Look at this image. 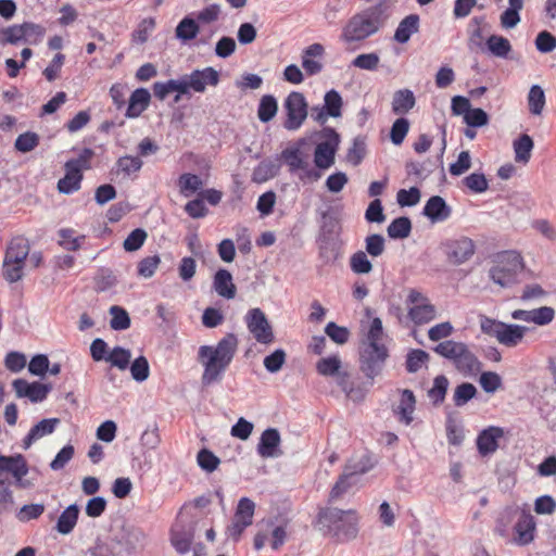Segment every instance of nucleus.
Returning a JSON list of instances; mask_svg holds the SVG:
<instances>
[{
  "label": "nucleus",
  "instance_id": "nucleus-1",
  "mask_svg": "<svg viewBox=\"0 0 556 556\" xmlns=\"http://www.w3.org/2000/svg\"><path fill=\"white\" fill-rule=\"evenodd\" d=\"M238 349V338L235 333H227L218 343L201 345L198 350V361L203 366L201 382L211 386L222 380L223 374L232 362Z\"/></svg>",
  "mask_w": 556,
  "mask_h": 556
},
{
  "label": "nucleus",
  "instance_id": "nucleus-2",
  "mask_svg": "<svg viewBox=\"0 0 556 556\" xmlns=\"http://www.w3.org/2000/svg\"><path fill=\"white\" fill-rule=\"evenodd\" d=\"M359 516L355 509L325 507L318 513L317 525L325 534L339 542L354 540L358 534Z\"/></svg>",
  "mask_w": 556,
  "mask_h": 556
},
{
  "label": "nucleus",
  "instance_id": "nucleus-3",
  "mask_svg": "<svg viewBox=\"0 0 556 556\" xmlns=\"http://www.w3.org/2000/svg\"><path fill=\"white\" fill-rule=\"evenodd\" d=\"M432 350L438 355L451 361L455 369L464 377H472L481 369V362L464 342L445 340Z\"/></svg>",
  "mask_w": 556,
  "mask_h": 556
},
{
  "label": "nucleus",
  "instance_id": "nucleus-4",
  "mask_svg": "<svg viewBox=\"0 0 556 556\" xmlns=\"http://www.w3.org/2000/svg\"><path fill=\"white\" fill-rule=\"evenodd\" d=\"M380 12L370 8L353 15L342 29L341 39L345 42L363 41L375 35L381 27Z\"/></svg>",
  "mask_w": 556,
  "mask_h": 556
},
{
  "label": "nucleus",
  "instance_id": "nucleus-5",
  "mask_svg": "<svg viewBox=\"0 0 556 556\" xmlns=\"http://www.w3.org/2000/svg\"><path fill=\"white\" fill-rule=\"evenodd\" d=\"M523 269L522 260L515 251H505L497 255L489 270L490 279L502 288H509L518 282V276Z\"/></svg>",
  "mask_w": 556,
  "mask_h": 556
},
{
  "label": "nucleus",
  "instance_id": "nucleus-6",
  "mask_svg": "<svg viewBox=\"0 0 556 556\" xmlns=\"http://www.w3.org/2000/svg\"><path fill=\"white\" fill-rule=\"evenodd\" d=\"M93 150L85 148L77 157L66 161L64 164L65 175L58 181L56 188L60 193L72 194L81 187L83 172L91 167Z\"/></svg>",
  "mask_w": 556,
  "mask_h": 556
},
{
  "label": "nucleus",
  "instance_id": "nucleus-7",
  "mask_svg": "<svg viewBox=\"0 0 556 556\" xmlns=\"http://www.w3.org/2000/svg\"><path fill=\"white\" fill-rule=\"evenodd\" d=\"M320 137L325 140L315 148L314 164L318 169H328L334 164L340 136L333 128L325 127L320 131Z\"/></svg>",
  "mask_w": 556,
  "mask_h": 556
},
{
  "label": "nucleus",
  "instance_id": "nucleus-8",
  "mask_svg": "<svg viewBox=\"0 0 556 556\" xmlns=\"http://www.w3.org/2000/svg\"><path fill=\"white\" fill-rule=\"evenodd\" d=\"M308 104L302 92L292 91L283 101V110L287 118L283 122V128L290 131L302 127L308 115Z\"/></svg>",
  "mask_w": 556,
  "mask_h": 556
},
{
  "label": "nucleus",
  "instance_id": "nucleus-9",
  "mask_svg": "<svg viewBox=\"0 0 556 556\" xmlns=\"http://www.w3.org/2000/svg\"><path fill=\"white\" fill-rule=\"evenodd\" d=\"M388 357V350L384 345L365 343L361 352V369L366 377L374 379L382 369Z\"/></svg>",
  "mask_w": 556,
  "mask_h": 556
},
{
  "label": "nucleus",
  "instance_id": "nucleus-10",
  "mask_svg": "<svg viewBox=\"0 0 556 556\" xmlns=\"http://www.w3.org/2000/svg\"><path fill=\"white\" fill-rule=\"evenodd\" d=\"M245 324L258 343L270 344L275 341L273 328L261 308H251L245 315Z\"/></svg>",
  "mask_w": 556,
  "mask_h": 556
},
{
  "label": "nucleus",
  "instance_id": "nucleus-11",
  "mask_svg": "<svg viewBox=\"0 0 556 556\" xmlns=\"http://www.w3.org/2000/svg\"><path fill=\"white\" fill-rule=\"evenodd\" d=\"M182 79L187 86V94H189L190 90L203 93L207 86L215 87L218 85L219 73L215 68L207 66L203 70H194L190 74L184 75Z\"/></svg>",
  "mask_w": 556,
  "mask_h": 556
},
{
  "label": "nucleus",
  "instance_id": "nucleus-12",
  "mask_svg": "<svg viewBox=\"0 0 556 556\" xmlns=\"http://www.w3.org/2000/svg\"><path fill=\"white\" fill-rule=\"evenodd\" d=\"M443 248L448 261L454 265L464 264L476 251L475 242L468 237L446 240Z\"/></svg>",
  "mask_w": 556,
  "mask_h": 556
},
{
  "label": "nucleus",
  "instance_id": "nucleus-13",
  "mask_svg": "<svg viewBox=\"0 0 556 556\" xmlns=\"http://www.w3.org/2000/svg\"><path fill=\"white\" fill-rule=\"evenodd\" d=\"M28 471L27 462L22 454L0 455V472L11 473L15 479L16 486L25 489L30 485L28 481L24 480Z\"/></svg>",
  "mask_w": 556,
  "mask_h": 556
},
{
  "label": "nucleus",
  "instance_id": "nucleus-14",
  "mask_svg": "<svg viewBox=\"0 0 556 556\" xmlns=\"http://www.w3.org/2000/svg\"><path fill=\"white\" fill-rule=\"evenodd\" d=\"M255 504L248 497H242L237 506V510L228 533L235 540H238L243 530L252 525Z\"/></svg>",
  "mask_w": 556,
  "mask_h": 556
},
{
  "label": "nucleus",
  "instance_id": "nucleus-15",
  "mask_svg": "<svg viewBox=\"0 0 556 556\" xmlns=\"http://www.w3.org/2000/svg\"><path fill=\"white\" fill-rule=\"evenodd\" d=\"M12 387L18 399L27 397L33 403L45 401L52 389L51 384L28 382L22 378L15 379Z\"/></svg>",
  "mask_w": 556,
  "mask_h": 556
},
{
  "label": "nucleus",
  "instance_id": "nucleus-16",
  "mask_svg": "<svg viewBox=\"0 0 556 556\" xmlns=\"http://www.w3.org/2000/svg\"><path fill=\"white\" fill-rule=\"evenodd\" d=\"M281 443L280 433L276 428H268L263 431L257 444V453L263 458L279 457L282 452L279 446Z\"/></svg>",
  "mask_w": 556,
  "mask_h": 556
},
{
  "label": "nucleus",
  "instance_id": "nucleus-17",
  "mask_svg": "<svg viewBox=\"0 0 556 556\" xmlns=\"http://www.w3.org/2000/svg\"><path fill=\"white\" fill-rule=\"evenodd\" d=\"M325 54V48L321 43H313L302 52V67L308 76H314L323 71L320 59Z\"/></svg>",
  "mask_w": 556,
  "mask_h": 556
},
{
  "label": "nucleus",
  "instance_id": "nucleus-18",
  "mask_svg": "<svg viewBox=\"0 0 556 556\" xmlns=\"http://www.w3.org/2000/svg\"><path fill=\"white\" fill-rule=\"evenodd\" d=\"M536 523L532 515L522 511L514 526V542L520 546L528 545L534 539Z\"/></svg>",
  "mask_w": 556,
  "mask_h": 556
},
{
  "label": "nucleus",
  "instance_id": "nucleus-19",
  "mask_svg": "<svg viewBox=\"0 0 556 556\" xmlns=\"http://www.w3.org/2000/svg\"><path fill=\"white\" fill-rule=\"evenodd\" d=\"M504 435L500 427L491 426L483 429L477 438V448L480 455L488 456L498 448V440Z\"/></svg>",
  "mask_w": 556,
  "mask_h": 556
},
{
  "label": "nucleus",
  "instance_id": "nucleus-20",
  "mask_svg": "<svg viewBox=\"0 0 556 556\" xmlns=\"http://www.w3.org/2000/svg\"><path fill=\"white\" fill-rule=\"evenodd\" d=\"M452 210L445 200L440 195L431 197L425 204L422 214L432 223L446 220L451 216Z\"/></svg>",
  "mask_w": 556,
  "mask_h": 556
},
{
  "label": "nucleus",
  "instance_id": "nucleus-21",
  "mask_svg": "<svg viewBox=\"0 0 556 556\" xmlns=\"http://www.w3.org/2000/svg\"><path fill=\"white\" fill-rule=\"evenodd\" d=\"M416 407V397L412 390L404 389L401 391V399L399 404L394 407L393 412L397 416L399 421L405 425H410L414 417L413 414Z\"/></svg>",
  "mask_w": 556,
  "mask_h": 556
},
{
  "label": "nucleus",
  "instance_id": "nucleus-22",
  "mask_svg": "<svg viewBox=\"0 0 556 556\" xmlns=\"http://www.w3.org/2000/svg\"><path fill=\"white\" fill-rule=\"evenodd\" d=\"M59 424V418H47L40 420L30 428L28 434L24 438L23 448L28 450L35 441L53 433Z\"/></svg>",
  "mask_w": 556,
  "mask_h": 556
},
{
  "label": "nucleus",
  "instance_id": "nucleus-23",
  "mask_svg": "<svg viewBox=\"0 0 556 556\" xmlns=\"http://www.w3.org/2000/svg\"><path fill=\"white\" fill-rule=\"evenodd\" d=\"M151 100V94L146 88L136 89L128 102V106L126 110V117L136 118L141 115V113L149 106Z\"/></svg>",
  "mask_w": 556,
  "mask_h": 556
},
{
  "label": "nucleus",
  "instance_id": "nucleus-24",
  "mask_svg": "<svg viewBox=\"0 0 556 556\" xmlns=\"http://www.w3.org/2000/svg\"><path fill=\"white\" fill-rule=\"evenodd\" d=\"M29 249L30 248L26 239L21 237L14 238L7 248L4 260L15 264H25L29 254Z\"/></svg>",
  "mask_w": 556,
  "mask_h": 556
},
{
  "label": "nucleus",
  "instance_id": "nucleus-25",
  "mask_svg": "<svg viewBox=\"0 0 556 556\" xmlns=\"http://www.w3.org/2000/svg\"><path fill=\"white\" fill-rule=\"evenodd\" d=\"M527 328L515 324H503L497 341L508 348L516 346L525 337Z\"/></svg>",
  "mask_w": 556,
  "mask_h": 556
},
{
  "label": "nucleus",
  "instance_id": "nucleus-26",
  "mask_svg": "<svg viewBox=\"0 0 556 556\" xmlns=\"http://www.w3.org/2000/svg\"><path fill=\"white\" fill-rule=\"evenodd\" d=\"M213 285L218 295L228 300L236 296V286L232 282L231 274L227 269L216 271Z\"/></svg>",
  "mask_w": 556,
  "mask_h": 556
},
{
  "label": "nucleus",
  "instance_id": "nucleus-27",
  "mask_svg": "<svg viewBox=\"0 0 556 556\" xmlns=\"http://www.w3.org/2000/svg\"><path fill=\"white\" fill-rule=\"evenodd\" d=\"M418 30L419 16L417 14H409L400 22L394 33V40L399 43H406Z\"/></svg>",
  "mask_w": 556,
  "mask_h": 556
},
{
  "label": "nucleus",
  "instance_id": "nucleus-28",
  "mask_svg": "<svg viewBox=\"0 0 556 556\" xmlns=\"http://www.w3.org/2000/svg\"><path fill=\"white\" fill-rule=\"evenodd\" d=\"M78 516H79L78 506L76 504L70 505L59 516L56 525H55V530L60 534H64V535L70 534L74 530V528L77 523Z\"/></svg>",
  "mask_w": 556,
  "mask_h": 556
},
{
  "label": "nucleus",
  "instance_id": "nucleus-29",
  "mask_svg": "<svg viewBox=\"0 0 556 556\" xmlns=\"http://www.w3.org/2000/svg\"><path fill=\"white\" fill-rule=\"evenodd\" d=\"M187 94V86L182 77L179 79H169L167 81H156L153 84L154 96L160 100H165L170 92Z\"/></svg>",
  "mask_w": 556,
  "mask_h": 556
},
{
  "label": "nucleus",
  "instance_id": "nucleus-30",
  "mask_svg": "<svg viewBox=\"0 0 556 556\" xmlns=\"http://www.w3.org/2000/svg\"><path fill=\"white\" fill-rule=\"evenodd\" d=\"M200 33V26L195 18L187 15L176 26V38L182 42H188L197 38Z\"/></svg>",
  "mask_w": 556,
  "mask_h": 556
},
{
  "label": "nucleus",
  "instance_id": "nucleus-31",
  "mask_svg": "<svg viewBox=\"0 0 556 556\" xmlns=\"http://www.w3.org/2000/svg\"><path fill=\"white\" fill-rule=\"evenodd\" d=\"M416 99L409 89L397 90L393 96L392 110L395 114H405L415 106Z\"/></svg>",
  "mask_w": 556,
  "mask_h": 556
},
{
  "label": "nucleus",
  "instance_id": "nucleus-32",
  "mask_svg": "<svg viewBox=\"0 0 556 556\" xmlns=\"http://www.w3.org/2000/svg\"><path fill=\"white\" fill-rule=\"evenodd\" d=\"M408 316L415 324L422 325L435 318L437 309L429 302L420 303L418 305L410 306Z\"/></svg>",
  "mask_w": 556,
  "mask_h": 556
},
{
  "label": "nucleus",
  "instance_id": "nucleus-33",
  "mask_svg": "<svg viewBox=\"0 0 556 556\" xmlns=\"http://www.w3.org/2000/svg\"><path fill=\"white\" fill-rule=\"evenodd\" d=\"M376 465V460L372 459L371 455L364 454L357 459H351L344 467V470L357 479L358 477L368 472Z\"/></svg>",
  "mask_w": 556,
  "mask_h": 556
},
{
  "label": "nucleus",
  "instance_id": "nucleus-34",
  "mask_svg": "<svg viewBox=\"0 0 556 556\" xmlns=\"http://www.w3.org/2000/svg\"><path fill=\"white\" fill-rule=\"evenodd\" d=\"M279 164L270 160L262 161L252 173V180L257 184L265 182L279 173Z\"/></svg>",
  "mask_w": 556,
  "mask_h": 556
},
{
  "label": "nucleus",
  "instance_id": "nucleus-35",
  "mask_svg": "<svg viewBox=\"0 0 556 556\" xmlns=\"http://www.w3.org/2000/svg\"><path fill=\"white\" fill-rule=\"evenodd\" d=\"M486 47L492 55L501 59H509L513 49L509 40L500 35H491L486 39Z\"/></svg>",
  "mask_w": 556,
  "mask_h": 556
},
{
  "label": "nucleus",
  "instance_id": "nucleus-36",
  "mask_svg": "<svg viewBox=\"0 0 556 556\" xmlns=\"http://www.w3.org/2000/svg\"><path fill=\"white\" fill-rule=\"evenodd\" d=\"M534 143L532 138L523 134L514 141L515 160L519 163H528L531 157Z\"/></svg>",
  "mask_w": 556,
  "mask_h": 556
},
{
  "label": "nucleus",
  "instance_id": "nucleus-37",
  "mask_svg": "<svg viewBox=\"0 0 556 556\" xmlns=\"http://www.w3.org/2000/svg\"><path fill=\"white\" fill-rule=\"evenodd\" d=\"M278 103L274 96L265 94L261 98L257 117L262 123L270 122L277 114Z\"/></svg>",
  "mask_w": 556,
  "mask_h": 556
},
{
  "label": "nucleus",
  "instance_id": "nucleus-38",
  "mask_svg": "<svg viewBox=\"0 0 556 556\" xmlns=\"http://www.w3.org/2000/svg\"><path fill=\"white\" fill-rule=\"evenodd\" d=\"M448 383V379L444 375H439L434 378L433 384L428 391V396L434 406L444 402Z\"/></svg>",
  "mask_w": 556,
  "mask_h": 556
},
{
  "label": "nucleus",
  "instance_id": "nucleus-39",
  "mask_svg": "<svg viewBox=\"0 0 556 556\" xmlns=\"http://www.w3.org/2000/svg\"><path fill=\"white\" fill-rule=\"evenodd\" d=\"M202 186V179L195 174L186 173L178 178L179 191L186 198L201 190Z\"/></svg>",
  "mask_w": 556,
  "mask_h": 556
},
{
  "label": "nucleus",
  "instance_id": "nucleus-40",
  "mask_svg": "<svg viewBox=\"0 0 556 556\" xmlns=\"http://www.w3.org/2000/svg\"><path fill=\"white\" fill-rule=\"evenodd\" d=\"M387 231L392 239H405L410 235L412 222L406 216L397 217L391 222Z\"/></svg>",
  "mask_w": 556,
  "mask_h": 556
},
{
  "label": "nucleus",
  "instance_id": "nucleus-41",
  "mask_svg": "<svg viewBox=\"0 0 556 556\" xmlns=\"http://www.w3.org/2000/svg\"><path fill=\"white\" fill-rule=\"evenodd\" d=\"M192 540L193 534L190 531L172 529L170 542L179 554H186L190 551Z\"/></svg>",
  "mask_w": 556,
  "mask_h": 556
},
{
  "label": "nucleus",
  "instance_id": "nucleus-42",
  "mask_svg": "<svg viewBox=\"0 0 556 556\" xmlns=\"http://www.w3.org/2000/svg\"><path fill=\"white\" fill-rule=\"evenodd\" d=\"M529 111L533 115H541L545 106V92L539 85L531 86L528 93Z\"/></svg>",
  "mask_w": 556,
  "mask_h": 556
},
{
  "label": "nucleus",
  "instance_id": "nucleus-43",
  "mask_svg": "<svg viewBox=\"0 0 556 556\" xmlns=\"http://www.w3.org/2000/svg\"><path fill=\"white\" fill-rule=\"evenodd\" d=\"M477 393V388L472 383L463 382L454 390L453 403L456 407H463L472 400Z\"/></svg>",
  "mask_w": 556,
  "mask_h": 556
},
{
  "label": "nucleus",
  "instance_id": "nucleus-44",
  "mask_svg": "<svg viewBox=\"0 0 556 556\" xmlns=\"http://www.w3.org/2000/svg\"><path fill=\"white\" fill-rule=\"evenodd\" d=\"M429 354L420 349H413L406 355L405 367L409 374H415L429 362Z\"/></svg>",
  "mask_w": 556,
  "mask_h": 556
},
{
  "label": "nucleus",
  "instance_id": "nucleus-45",
  "mask_svg": "<svg viewBox=\"0 0 556 556\" xmlns=\"http://www.w3.org/2000/svg\"><path fill=\"white\" fill-rule=\"evenodd\" d=\"M123 543L121 541L97 542L89 549L90 556H122Z\"/></svg>",
  "mask_w": 556,
  "mask_h": 556
},
{
  "label": "nucleus",
  "instance_id": "nucleus-46",
  "mask_svg": "<svg viewBox=\"0 0 556 556\" xmlns=\"http://www.w3.org/2000/svg\"><path fill=\"white\" fill-rule=\"evenodd\" d=\"M357 482V479H353L351 473L343 470L342 475L339 477L334 485L332 486L329 494V502L332 503L340 498L344 493H346L352 485Z\"/></svg>",
  "mask_w": 556,
  "mask_h": 556
},
{
  "label": "nucleus",
  "instance_id": "nucleus-47",
  "mask_svg": "<svg viewBox=\"0 0 556 556\" xmlns=\"http://www.w3.org/2000/svg\"><path fill=\"white\" fill-rule=\"evenodd\" d=\"M281 157L289 166V172L291 174H296L299 169L303 167V165L307 162L300 149L298 148H288L281 152Z\"/></svg>",
  "mask_w": 556,
  "mask_h": 556
},
{
  "label": "nucleus",
  "instance_id": "nucleus-48",
  "mask_svg": "<svg viewBox=\"0 0 556 556\" xmlns=\"http://www.w3.org/2000/svg\"><path fill=\"white\" fill-rule=\"evenodd\" d=\"M366 154V139L365 137L357 136L353 139L352 147L348 150L346 161L354 166L362 163Z\"/></svg>",
  "mask_w": 556,
  "mask_h": 556
},
{
  "label": "nucleus",
  "instance_id": "nucleus-49",
  "mask_svg": "<svg viewBox=\"0 0 556 556\" xmlns=\"http://www.w3.org/2000/svg\"><path fill=\"white\" fill-rule=\"evenodd\" d=\"M131 353L122 346H115L105 357V361L121 370H125L130 363Z\"/></svg>",
  "mask_w": 556,
  "mask_h": 556
},
{
  "label": "nucleus",
  "instance_id": "nucleus-50",
  "mask_svg": "<svg viewBox=\"0 0 556 556\" xmlns=\"http://www.w3.org/2000/svg\"><path fill=\"white\" fill-rule=\"evenodd\" d=\"M123 540L128 551H136L144 545L146 534L139 528L128 527L125 529Z\"/></svg>",
  "mask_w": 556,
  "mask_h": 556
},
{
  "label": "nucleus",
  "instance_id": "nucleus-51",
  "mask_svg": "<svg viewBox=\"0 0 556 556\" xmlns=\"http://www.w3.org/2000/svg\"><path fill=\"white\" fill-rule=\"evenodd\" d=\"M110 314L112 316L110 327L113 330H126L130 327V317L125 308L113 305L110 308Z\"/></svg>",
  "mask_w": 556,
  "mask_h": 556
},
{
  "label": "nucleus",
  "instance_id": "nucleus-52",
  "mask_svg": "<svg viewBox=\"0 0 556 556\" xmlns=\"http://www.w3.org/2000/svg\"><path fill=\"white\" fill-rule=\"evenodd\" d=\"M341 368V359L338 355L324 357L316 364V369L319 375L326 377H333L339 374Z\"/></svg>",
  "mask_w": 556,
  "mask_h": 556
},
{
  "label": "nucleus",
  "instance_id": "nucleus-53",
  "mask_svg": "<svg viewBox=\"0 0 556 556\" xmlns=\"http://www.w3.org/2000/svg\"><path fill=\"white\" fill-rule=\"evenodd\" d=\"M324 102H325L324 106L327 111V114H329V116H331V117L341 116V109H342L343 101H342V97L340 96V93L337 90L331 89V90L327 91L324 97Z\"/></svg>",
  "mask_w": 556,
  "mask_h": 556
},
{
  "label": "nucleus",
  "instance_id": "nucleus-54",
  "mask_svg": "<svg viewBox=\"0 0 556 556\" xmlns=\"http://www.w3.org/2000/svg\"><path fill=\"white\" fill-rule=\"evenodd\" d=\"M380 58L376 52L358 54L351 62V66L365 70L376 71L379 66Z\"/></svg>",
  "mask_w": 556,
  "mask_h": 556
},
{
  "label": "nucleus",
  "instance_id": "nucleus-55",
  "mask_svg": "<svg viewBox=\"0 0 556 556\" xmlns=\"http://www.w3.org/2000/svg\"><path fill=\"white\" fill-rule=\"evenodd\" d=\"M148 238V233L142 228L134 229L124 240L123 247L127 252H135L139 250Z\"/></svg>",
  "mask_w": 556,
  "mask_h": 556
},
{
  "label": "nucleus",
  "instance_id": "nucleus-56",
  "mask_svg": "<svg viewBox=\"0 0 556 556\" xmlns=\"http://www.w3.org/2000/svg\"><path fill=\"white\" fill-rule=\"evenodd\" d=\"M350 267L355 274H368L372 269V264L368 260L366 252L357 251L350 258Z\"/></svg>",
  "mask_w": 556,
  "mask_h": 556
},
{
  "label": "nucleus",
  "instance_id": "nucleus-57",
  "mask_svg": "<svg viewBox=\"0 0 556 556\" xmlns=\"http://www.w3.org/2000/svg\"><path fill=\"white\" fill-rule=\"evenodd\" d=\"M286 358V352L282 349H277L264 358L263 364L267 371L275 374L282 368Z\"/></svg>",
  "mask_w": 556,
  "mask_h": 556
},
{
  "label": "nucleus",
  "instance_id": "nucleus-58",
  "mask_svg": "<svg viewBox=\"0 0 556 556\" xmlns=\"http://www.w3.org/2000/svg\"><path fill=\"white\" fill-rule=\"evenodd\" d=\"M39 144V136L33 131L21 134L14 143L17 151L26 153L34 150Z\"/></svg>",
  "mask_w": 556,
  "mask_h": 556
},
{
  "label": "nucleus",
  "instance_id": "nucleus-59",
  "mask_svg": "<svg viewBox=\"0 0 556 556\" xmlns=\"http://www.w3.org/2000/svg\"><path fill=\"white\" fill-rule=\"evenodd\" d=\"M130 374L138 382L146 381L150 375L149 362L144 356L137 357L130 365Z\"/></svg>",
  "mask_w": 556,
  "mask_h": 556
},
{
  "label": "nucleus",
  "instance_id": "nucleus-60",
  "mask_svg": "<svg viewBox=\"0 0 556 556\" xmlns=\"http://www.w3.org/2000/svg\"><path fill=\"white\" fill-rule=\"evenodd\" d=\"M408 130H409L408 119H406L404 117L397 118L391 127V131H390L391 141L395 146H400L404 141Z\"/></svg>",
  "mask_w": 556,
  "mask_h": 556
},
{
  "label": "nucleus",
  "instance_id": "nucleus-61",
  "mask_svg": "<svg viewBox=\"0 0 556 556\" xmlns=\"http://www.w3.org/2000/svg\"><path fill=\"white\" fill-rule=\"evenodd\" d=\"M479 383L486 393H494L502 387V378L494 371H484L481 374Z\"/></svg>",
  "mask_w": 556,
  "mask_h": 556
},
{
  "label": "nucleus",
  "instance_id": "nucleus-62",
  "mask_svg": "<svg viewBox=\"0 0 556 556\" xmlns=\"http://www.w3.org/2000/svg\"><path fill=\"white\" fill-rule=\"evenodd\" d=\"M198 465L207 472H213L217 469L220 460L219 458L206 448H202L197 456Z\"/></svg>",
  "mask_w": 556,
  "mask_h": 556
},
{
  "label": "nucleus",
  "instance_id": "nucleus-63",
  "mask_svg": "<svg viewBox=\"0 0 556 556\" xmlns=\"http://www.w3.org/2000/svg\"><path fill=\"white\" fill-rule=\"evenodd\" d=\"M464 185L475 193H482L488 190L489 184L483 174L472 173L465 177L463 180Z\"/></svg>",
  "mask_w": 556,
  "mask_h": 556
},
{
  "label": "nucleus",
  "instance_id": "nucleus-64",
  "mask_svg": "<svg viewBox=\"0 0 556 556\" xmlns=\"http://www.w3.org/2000/svg\"><path fill=\"white\" fill-rule=\"evenodd\" d=\"M534 45L541 53H549L556 49V37L547 30H542L538 34Z\"/></svg>",
  "mask_w": 556,
  "mask_h": 556
}]
</instances>
